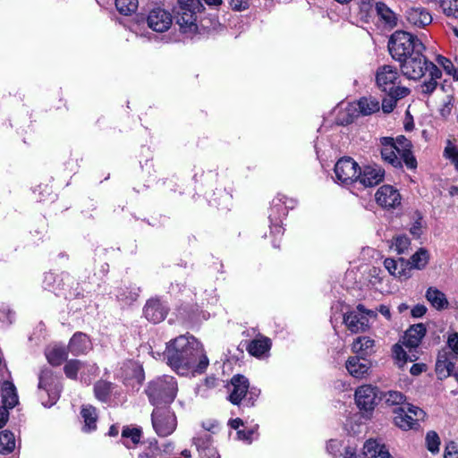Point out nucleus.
<instances>
[{"mask_svg": "<svg viewBox=\"0 0 458 458\" xmlns=\"http://www.w3.org/2000/svg\"><path fill=\"white\" fill-rule=\"evenodd\" d=\"M165 358L167 364L181 375L189 371L202 373L208 366L202 344L191 335H180L169 342Z\"/></svg>", "mask_w": 458, "mask_h": 458, "instance_id": "nucleus-1", "label": "nucleus"}, {"mask_svg": "<svg viewBox=\"0 0 458 458\" xmlns=\"http://www.w3.org/2000/svg\"><path fill=\"white\" fill-rule=\"evenodd\" d=\"M388 49L392 57L401 62L414 54L423 53L425 47L416 36L404 30H396L390 37Z\"/></svg>", "mask_w": 458, "mask_h": 458, "instance_id": "nucleus-2", "label": "nucleus"}, {"mask_svg": "<svg viewBox=\"0 0 458 458\" xmlns=\"http://www.w3.org/2000/svg\"><path fill=\"white\" fill-rule=\"evenodd\" d=\"M203 9L200 0H177L174 13L182 33L191 35L198 31V14Z\"/></svg>", "mask_w": 458, "mask_h": 458, "instance_id": "nucleus-3", "label": "nucleus"}, {"mask_svg": "<svg viewBox=\"0 0 458 458\" xmlns=\"http://www.w3.org/2000/svg\"><path fill=\"white\" fill-rule=\"evenodd\" d=\"M177 382L172 376H163L151 381L146 393L153 405L167 404L174 402L177 394Z\"/></svg>", "mask_w": 458, "mask_h": 458, "instance_id": "nucleus-4", "label": "nucleus"}, {"mask_svg": "<svg viewBox=\"0 0 458 458\" xmlns=\"http://www.w3.org/2000/svg\"><path fill=\"white\" fill-rule=\"evenodd\" d=\"M394 412V424L403 430L417 428L419 421L425 417L423 410L411 403L396 408Z\"/></svg>", "mask_w": 458, "mask_h": 458, "instance_id": "nucleus-5", "label": "nucleus"}, {"mask_svg": "<svg viewBox=\"0 0 458 458\" xmlns=\"http://www.w3.org/2000/svg\"><path fill=\"white\" fill-rule=\"evenodd\" d=\"M151 420L156 433L159 437H167L176 428L177 420L174 413L168 408L154 409Z\"/></svg>", "mask_w": 458, "mask_h": 458, "instance_id": "nucleus-6", "label": "nucleus"}, {"mask_svg": "<svg viewBox=\"0 0 458 458\" xmlns=\"http://www.w3.org/2000/svg\"><path fill=\"white\" fill-rule=\"evenodd\" d=\"M428 60L422 53H418L399 62L403 74L410 80H419L427 72Z\"/></svg>", "mask_w": 458, "mask_h": 458, "instance_id": "nucleus-7", "label": "nucleus"}, {"mask_svg": "<svg viewBox=\"0 0 458 458\" xmlns=\"http://www.w3.org/2000/svg\"><path fill=\"white\" fill-rule=\"evenodd\" d=\"M334 171L339 182L350 184L358 180L360 166L352 157H342L336 162Z\"/></svg>", "mask_w": 458, "mask_h": 458, "instance_id": "nucleus-8", "label": "nucleus"}, {"mask_svg": "<svg viewBox=\"0 0 458 458\" xmlns=\"http://www.w3.org/2000/svg\"><path fill=\"white\" fill-rule=\"evenodd\" d=\"M373 311L367 310L363 305L359 304L356 310L344 314V323L352 334L364 332L369 327L368 315H372Z\"/></svg>", "mask_w": 458, "mask_h": 458, "instance_id": "nucleus-9", "label": "nucleus"}, {"mask_svg": "<svg viewBox=\"0 0 458 458\" xmlns=\"http://www.w3.org/2000/svg\"><path fill=\"white\" fill-rule=\"evenodd\" d=\"M399 74L397 70L391 65H383L377 69L376 81L379 89L384 92L394 91L398 85Z\"/></svg>", "mask_w": 458, "mask_h": 458, "instance_id": "nucleus-10", "label": "nucleus"}, {"mask_svg": "<svg viewBox=\"0 0 458 458\" xmlns=\"http://www.w3.org/2000/svg\"><path fill=\"white\" fill-rule=\"evenodd\" d=\"M172 22V14L161 7L153 8L147 17L148 26L157 32H165L168 30Z\"/></svg>", "mask_w": 458, "mask_h": 458, "instance_id": "nucleus-11", "label": "nucleus"}, {"mask_svg": "<svg viewBox=\"0 0 458 458\" xmlns=\"http://www.w3.org/2000/svg\"><path fill=\"white\" fill-rule=\"evenodd\" d=\"M377 388L371 385H363L355 391V402L357 406L363 411L374 410L377 405Z\"/></svg>", "mask_w": 458, "mask_h": 458, "instance_id": "nucleus-12", "label": "nucleus"}, {"mask_svg": "<svg viewBox=\"0 0 458 458\" xmlns=\"http://www.w3.org/2000/svg\"><path fill=\"white\" fill-rule=\"evenodd\" d=\"M377 203L385 208H395L401 204V195L391 185H383L376 192Z\"/></svg>", "mask_w": 458, "mask_h": 458, "instance_id": "nucleus-13", "label": "nucleus"}, {"mask_svg": "<svg viewBox=\"0 0 458 458\" xmlns=\"http://www.w3.org/2000/svg\"><path fill=\"white\" fill-rule=\"evenodd\" d=\"M385 177V170L378 165L373 164L360 168L358 180L365 187H373L380 183Z\"/></svg>", "mask_w": 458, "mask_h": 458, "instance_id": "nucleus-14", "label": "nucleus"}, {"mask_svg": "<svg viewBox=\"0 0 458 458\" xmlns=\"http://www.w3.org/2000/svg\"><path fill=\"white\" fill-rule=\"evenodd\" d=\"M407 22L417 28H425L432 22V15L428 9L422 6H411L405 12Z\"/></svg>", "mask_w": 458, "mask_h": 458, "instance_id": "nucleus-15", "label": "nucleus"}, {"mask_svg": "<svg viewBox=\"0 0 458 458\" xmlns=\"http://www.w3.org/2000/svg\"><path fill=\"white\" fill-rule=\"evenodd\" d=\"M394 145L398 155L405 165L409 169H415L417 167V160L411 151L412 144L411 140L403 135H400L394 139Z\"/></svg>", "mask_w": 458, "mask_h": 458, "instance_id": "nucleus-16", "label": "nucleus"}, {"mask_svg": "<svg viewBox=\"0 0 458 458\" xmlns=\"http://www.w3.org/2000/svg\"><path fill=\"white\" fill-rule=\"evenodd\" d=\"M381 157L385 162L389 163L395 168L402 167V158L398 157L394 139L391 137H383L380 139Z\"/></svg>", "mask_w": 458, "mask_h": 458, "instance_id": "nucleus-17", "label": "nucleus"}, {"mask_svg": "<svg viewBox=\"0 0 458 458\" xmlns=\"http://www.w3.org/2000/svg\"><path fill=\"white\" fill-rule=\"evenodd\" d=\"M384 267L391 276L399 280H406L411 276L408 261L403 258L397 260L387 258L384 260Z\"/></svg>", "mask_w": 458, "mask_h": 458, "instance_id": "nucleus-18", "label": "nucleus"}, {"mask_svg": "<svg viewBox=\"0 0 458 458\" xmlns=\"http://www.w3.org/2000/svg\"><path fill=\"white\" fill-rule=\"evenodd\" d=\"M38 381V388L46 390L50 398L49 403H43V404L45 406H52L54 403H55L59 397V394L56 390L53 391L50 389L55 382L53 371L48 368L41 369Z\"/></svg>", "mask_w": 458, "mask_h": 458, "instance_id": "nucleus-19", "label": "nucleus"}, {"mask_svg": "<svg viewBox=\"0 0 458 458\" xmlns=\"http://www.w3.org/2000/svg\"><path fill=\"white\" fill-rule=\"evenodd\" d=\"M166 314V307L158 299L148 301L144 307L145 318L153 323L161 322L165 319Z\"/></svg>", "mask_w": 458, "mask_h": 458, "instance_id": "nucleus-20", "label": "nucleus"}, {"mask_svg": "<svg viewBox=\"0 0 458 458\" xmlns=\"http://www.w3.org/2000/svg\"><path fill=\"white\" fill-rule=\"evenodd\" d=\"M231 386L229 401L233 404H239L248 392L249 381L244 376L235 375L231 379Z\"/></svg>", "mask_w": 458, "mask_h": 458, "instance_id": "nucleus-21", "label": "nucleus"}, {"mask_svg": "<svg viewBox=\"0 0 458 458\" xmlns=\"http://www.w3.org/2000/svg\"><path fill=\"white\" fill-rule=\"evenodd\" d=\"M426 327L422 323L411 326L404 334L403 345L411 349L420 345L426 335Z\"/></svg>", "mask_w": 458, "mask_h": 458, "instance_id": "nucleus-22", "label": "nucleus"}, {"mask_svg": "<svg viewBox=\"0 0 458 458\" xmlns=\"http://www.w3.org/2000/svg\"><path fill=\"white\" fill-rule=\"evenodd\" d=\"M91 349V343L87 335L78 332L71 338L68 350L75 356L84 354Z\"/></svg>", "mask_w": 458, "mask_h": 458, "instance_id": "nucleus-23", "label": "nucleus"}, {"mask_svg": "<svg viewBox=\"0 0 458 458\" xmlns=\"http://www.w3.org/2000/svg\"><path fill=\"white\" fill-rule=\"evenodd\" d=\"M362 454L366 458H391L386 445L376 439L364 443Z\"/></svg>", "mask_w": 458, "mask_h": 458, "instance_id": "nucleus-24", "label": "nucleus"}, {"mask_svg": "<svg viewBox=\"0 0 458 458\" xmlns=\"http://www.w3.org/2000/svg\"><path fill=\"white\" fill-rule=\"evenodd\" d=\"M452 353L446 351L439 352L436 362V373L440 379L449 377L454 369V363L451 360Z\"/></svg>", "mask_w": 458, "mask_h": 458, "instance_id": "nucleus-25", "label": "nucleus"}, {"mask_svg": "<svg viewBox=\"0 0 458 458\" xmlns=\"http://www.w3.org/2000/svg\"><path fill=\"white\" fill-rule=\"evenodd\" d=\"M193 444L196 445L197 450L202 458H219L216 451L210 447L211 436L204 433L193 438Z\"/></svg>", "mask_w": 458, "mask_h": 458, "instance_id": "nucleus-26", "label": "nucleus"}, {"mask_svg": "<svg viewBox=\"0 0 458 458\" xmlns=\"http://www.w3.org/2000/svg\"><path fill=\"white\" fill-rule=\"evenodd\" d=\"M349 374L356 378H362L369 369V363L360 357H350L345 364Z\"/></svg>", "mask_w": 458, "mask_h": 458, "instance_id": "nucleus-27", "label": "nucleus"}, {"mask_svg": "<svg viewBox=\"0 0 458 458\" xmlns=\"http://www.w3.org/2000/svg\"><path fill=\"white\" fill-rule=\"evenodd\" d=\"M387 98L382 100V110L386 114L391 113L396 106L397 100L406 97L410 93V89L406 87H397L394 91L386 92Z\"/></svg>", "mask_w": 458, "mask_h": 458, "instance_id": "nucleus-28", "label": "nucleus"}, {"mask_svg": "<svg viewBox=\"0 0 458 458\" xmlns=\"http://www.w3.org/2000/svg\"><path fill=\"white\" fill-rule=\"evenodd\" d=\"M425 297L431 306L437 310H445L449 306L445 294L436 287H428Z\"/></svg>", "mask_w": 458, "mask_h": 458, "instance_id": "nucleus-29", "label": "nucleus"}, {"mask_svg": "<svg viewBox=\"0 0 458 458\" xmlns=\"http://www.w3.org/2000/svg\"><path fill=\"white\" fill-rule=\"evenodd\" d=\"M406 260L409 264L410 273L412 269L421 270L426 267L429 261V253L426 249L420 248L411 255L410 259Z\"/></svg>", "mask_w": 458, "mask_h": 458, "instance_id": "nucleus-30", "label": "nucleus"}, {"mask_svg": "<svg viewBox=\"0 0 458 458\" xmlns=\"http://www.w3.org/2000/svg\"><path fill=\"white\" fill-rule=\"evenodd\" d=\"M2 403L12 409L18 403L16 388L12 382L4 381L2 386Z\"/></svg>", "mask_w": 458, "mask_h": 458, "instance_id": "nucleus-31", "label": "nucleus"}, {"mask_svg": "<svg viewBox=\"0 0 458 458\" xmlns=\"http://www.w3.org/2000/svg\"><path fill=\"white\" fill-rule=\"evenodd\" d=\"M357 106L359 107V111L362 115H370L376 112H378L380 109L379 101L374 97H363L361 98Z\"/></svg>", "mask_w": 458, "mask_h": 458, "instance_id": "nucleus-32", "label": "nucleus"}, {"mask_svg": "<svg viewBox=\"0 0 458 458\" xmlns=\"http://www.w3.org/2000/svg\"><path fill=\"white\" fill-rule=\"evenodd\" d=\"M270 340L267 337L254 339L247 346L249 353L255 357H259L270 349Z\"/></svg>", "mask_w": 458, "mask_h": 458, "instance_id": "nucleus-33", "label": "nucleus"}, {"mask_svg": "<svg viewBox=\"0 0 458 458\" xmlns=\"http://www.w3.org/2000/svg\"><path fill=\"white\" fill-rule=\"evenodd\" d=\"M81 414L84 420L83 430L86 432L95 430L97 428L96 409L91 405L83 406Z\"/></svg>", "mask_w": 458, "mask_h": 458, "instance_id": "nucleus-34", "label": "nucleus"}, {"mask_svg": "<svg viewBox=\"0 0 458 458\" xmlns=\"http://www.w3.org/2000/svg\"><path fill=\"white\" fill-rule=\"evenodd\" d=\"M380 398L388 405V406H396L401 407L404 405H409L410 403H406L405 395L399 392L390 390L382 394Z\"/></svg>", "mask_w": 458, "mask_h": 458, "instance_id": "nucleus-35", "label": "nucleus"}, {"mask_svg": "<svg viewBox=\"0 0 458 458\" xmlns=\"http://www.w3.org/2000/svg\"><path fill=\"white\" fill-rule=\"evenodd\" d=\"M376 11L381 21H383L387 26L393 28L396 25L395 13L385 4L376 3Z\"/></svg>", "mask_w": 458, "mask_h": 458, "instance_id": "nucleus-36", "label": "nucleus"}, {"mask_svg": "<svg viewBox=\"0 0 458 458\" xmlns=\"http://www.w3.org/2000/svg\"><path fill=\"white\" fill-rule=\"evenodd\" d=\"M374 340L368 336H360L352 344V350L353 352L367 355L372 352Z\"/></svg>", "mask_w": 458, "mask_h": 458, "instance_id": "nucleus-37", "label": "nucleus"}, {"mask_svg": "<svg viewBox=\"0 0 458 458\" xmlns=\"http://www.w3.org/2000/svg\"><path fill=\"white\" fill-rule=\"evenodd\" d=\"M46 357L51 365L59 366L67 359V352L64 347L55 346L46 352Z\"/></svg>", "mask_w": 458, "mask_h": 458, "instance_id": "nucleus-38", "label": "nucleus"}, {"mask_svg": "<svg viewBox=\"0 0 458 458\" xmlns=\"http://www.w3.org/2000/svg\"><path fill=\"white\" fill-rule=\"evenodd\" d=\"M114 388V385L105 380H98L94 386L96 397L102 401L106 402Z\"/></svg>", "mask_w": 458, "mask_h": 458, "instance_id": "nucleus-39", "label": "nucleus"}, {"mask_svg": "<svg viewBox=\"0 0 458 458\" xmlns=\"http://www.w3.org/2000/svg\"><path fill=\"white\" fill-rule=\"evenodd\" d=\"M15 448V437L14 435L8 431L4 430L0 432V453L9 454Z\"/></svg>", "mask_w": 458, "mask_h": 458, "instance_id": "nucleus-40", "label": "nucleus"}, {"mask_svg": "<svg viewBox=\"0 0 458 458\" xmlns=\"http://www.w3.org/2000/svg\"><path fill=\"white\" fill-rule=\"evenodd\" d=\"M392 352L400 367H403L407 361L412 362L418 359V357L413 353L408 354L400 344H394Z\"/></svg>", "mask_w": 458, "mask_h": 458, "instance_id": "nucleus-41", "label": "nucleus"}, {"mask_svg": "<svg viewBox=\"0 0 458 458\" xmlns=\"http://www.w3.org/2000/svg\"><path fill=\"white\" fill-rule=\"evenodd\" d=\"M138 0H115L117 11L123 15H130L138 9Z\"/></svg>", "mask_w": 458, "mask_h": 458, "instance_id": "nucleus-42", "label": "nucleus"}, {"mask_svg": "<svg viewBox=\"0 0 458 458\" xmlns=\"http://www.w3.org/2000/svg\"><path fill=\"white\" fill-rule=\"evenodd\" d=\"M85 367V364L79 360H70L65 364L64 370L67 377L76 379L78 372Z\"/></svg>", "mask_w": 458, "mask_h": 458, "instance_id": "nucleus-43", "label": "nucleus"}, {"mask_svg": "<svg viewBox=\"0 0 458 458\" xmlns=\"http://www.w3.org/2000/svg\"><path fill=\"white\" fill-rule=\"evenodd\" d=\"M440 7L446 16L458 19V0H440Z\"/></svg>", "mask_w": 458, "mask_h": 458, "instance_id": "nucleus-44", "label": "nucleus"}, {"mask_svg": "<svg viewBox=\"0 0 458 458\" xmlns=\"http://www.w3.org/2000/svg\"><path fill=\"white\" fill-rule=\"evenodd\" d=\"M411 245V241L406 235H398L393 240V247L398 254L405 253Z\"/></svg>", "mask_w": 458, "mask_h": 458, "instance_id": "nucleus-45", "label": "nucleus"}, {"mask_svg": "<svg viewBox=\"0 0 458 458\" xmlns=\"http://www.w3.org/2000/svg\"><path fill=\"white\" fill-rule=\"evenodd\" d=\"M426 443L428 451L437 453L439 451L440 439L435 431H429L426 436Z\"/></svg>", "mask_w": 458, "mask_h": 458, "instance_id": "nucleus-46", "label": "nucleus"}, {"mask_svg": "<svg viewBox=\"0 0 458 458\" xmlns=\"http://www.w3.org/2000/svg\"><path fill=\"white\" fill-rule=\"evenodd\" d=\"M141 430L138 428L125 427L122 431V437L131 438L132 444H138L140 440Z\"/></svg>", "mask_w": 458, "mask_h": 458, "instance_id": "nucleus-47", "label": "nucleus"}, {"mask_svg": "<svg viewBox=\"0 0 458 458\" xmlns=\"http://www.w3.org/2000/svg\"><path fill=\"white\" fill-rule=\"evenodd\" d=\"M444 156L450 159L458 171V149L454 146H448L445 148Z\"/></svg>", "mask_w": 458, "mask_h": 458, "instance_id": "nucleus-48", "label": "nucleus"}, {"mask_svg": "<svg viewBox=\"0 0 458 458\" xmlns=\"http://www.w3.org/2000/svg\"><path fill=\"white\" fill-rule=\"evenodd\" d=\"M278 203H276L275 200L273 201V205L271 207V213L269 214V219L273 223L276 224L278 222L279 217H277L276 215L282 211L284 214L285 208H283V205L280 203L282 201V199H278Z\"/></svg>", "mask_w": 458, "mask_h": 458, "instance_id": "nucleus-49", "label": "nucleus"}, {"mask_svg": "<svg viewBox=\"0 0 458 458\" xmlns=\"http://www.w3.org/2000/svg\"><path fill=\"white\" fill-rule=\"evenodd\" d=\"M427 67V72H428V74L430 76L429 80H434L437 81V80L440 79L442 76L441 70L436 64L429 61L428 62Z\"/></svg>", "mask_w": 458, "mask_h": 458, "instance_id": "nucleus-50", "label": "nucleus"}, {"mask_svg": "<svg viewBox=\"0 0 458 458\" xmlns=\"http://www.w3.org/2000/svg\"><path fill=\"white\" fill-rule=\"evenodd\" d=\"M447 344L454 352L452 357L456 358L458 356V333H454L449 335Z\"/></svg>", "mask_w": 458, "mask_h": 458, "instance_id": "nucleus-51", "label": "nucleus"}, {"mask_svg": "<svg viewBox=\"0 0 458 458\" xmlns=\"http://www.w3.org/2000/svg\"><path fill=\"white\" fill-rule=\"evenodd\" d=\"M437 62L439 65L443 67V69L445 71L447 74H451L453 72L454 65L451 60L447 59L445 56L438 55L437 58Z\"/></svg>", "mask_w": 458, "mask_h": 458, "instance_id": "nucleus-52", "label": "nucleus"}, {"mask_svg": "<svg viewBox=\"0 0 458 458\" xmlns=\"http://www.w3.org/2000/svg\"><path fill=\"white\" fill-rule=\"evenodd\" d=\"M437 81L434 80H428L420 85L421 93L425 95H430L437 88Z\"/></svg>", "mask_w": 458, "mask_h": 458, "instance_id": "nucleus-53", "label": "nucleus"}, {"mask_svg": "<svg viewBox=\"0 0 458 458\" xmlns=\"http://www.w3.org/2000/svg\"><path fill=\"white\" fill-rule=\"evenodd\" d=\"M230 5L234 11H243L249 8L250 0H230Z\"/></svg>", "mask_w": 458, "mask_h": 458, "instance_id": "nucleus-54", "label": "nucleus"}, {"mask_svg": "<svg viewBox=\"0 0 458 458\" xmlns=\"http://www.w3.org/2000/svg\"><path fill=\"white\" fill-rule=\"evenodd\" d=\"M445 458H458V449L454 443H450L445 447Z\"/></svg>", "mask_w": 458, "mask_h": 458, "instance_id": "nucleus-55", "label": "nucleus"}, {"mask_svg": "<svg viewBox=\"0 0 458 458\" xmlns=\"http://www.w3.org/2000/svg\"><path fill=\"white\" fill-rule=\"evenodd\" d=\"M427 312V307L423 304H417L411 309V316L413 318H421Z\"/></svg>", "mask_w": 458, "mask_h": 458, "instance_id": "nucleus-56", "label": "nucleus"}, {"mask_svg": "<svg viewBox=\"0 0 458 458\" xmlns=\"http://www.w3.org/2000/svg\"><path fill=\"white\" fill-rule=\"evenodd\" d=\"M421 216L419 215L418 219L410 229L411 233L417 238H419L421 234Z\"/></svg>", "mask_w": 458, "mask_h": 458, "instance_id": "nucleus-57", "label": "nucleus"}, {"mask_svg": "<svg viewBox=\"0 0 458 458\" xmlns=\"http://www.w3.org/2000/svg\"><path fill=\"white\" fill-rule=\"evenodd\" d=\"M327 450L333 455H337L340 451V443L337 440H330L327 445Z\"/></svg>", "mask_w": 458, "mask_h": 458, "instance_id": "nucleus-58", "label": "nucleus"}, {"mask_svg": "<svg viewBox=\"0 0 458 458\" xmlns=\"http://www.w3.org/2000/svg\"><path fill=\"white\" fill-rule=\"evenodd\" d=\"M9 407L6 406H0V428H2L8 421L9 418Z\"/></svg>", "mask_w": 458, "mask_h": 458, "instance_id": "nucleus-59", "label": "nucleus"}, {"mask_svg": "<svg viewBox=\"0 0 458 458\" xmlns=\"http://www.w3.org/2000/svg\"><path fill=\"white\" fill-rule=\"evenodd\" d=\"M427 369V366L424 363H415L411 369L410 372L413 376H418Z\"/></svg>", "mask_w": 458, "mask_h": 458, "instance_id": "nucleus-60", "label": "nucleus"}, {"mask_svg": "<svg viewBox=\"0 0 458 458\" xmlns=\"http://www.w3.org/2000/svg\"><path fill=\"white\" fill-rule=\"evenodd\" d=\"M202 428L208 432L215 433V429L217 428L218 423L214 420H208L202 422Z\"/></svg>", "mask_w": 458, "mask_h": 458, "instance_id": "nucleus-61", "label": "nucleus"}, {"mask_svg": "<svg viewBox=\"0 0 458 458\" xmlns=\"http://www.w3.org/2000/svg\"><path fill=\"white\" fill-rule=\"evenodd\" d=\"M237 436H238V438L241 440H245L248 442H251V440H252L251 432H248V430H245V429L238 430Z\"/></svg>", "mask_w": 458, "mask_h": 458, "instance_id": "nucleus-62", "label": "nucleus"}, {"mask_svg": "<svg viewBox=\"0 0 458 458\" xmlns=\"http://www.w3.org/2000/svg\"><path fill=\"white\" fill-rule=\"evenodd\" d=\"M374 4H376L375 0H360V8L365 12H369Z\"/></svg>", "mask_w": 458, "mask_h": 458, "instance_id": "nucleus-63", "label": "nucleus"}, {"mask_svg": "<svg viewBox=\"0 0 458 458\" xmlns=\"http://www.w3.org/2000/svg\"><path fill=\"white\" fill-rule=\"evenodd\" d=\"M379 312L387 319H390L391 318V312H390V310L388 307L385 306V305H381L379 307Z\"/></svg>", "mask_w": 458, "mask_h": 458, "instance_id": "nucleus-64", "label": "nucleus"}]
</instances>
